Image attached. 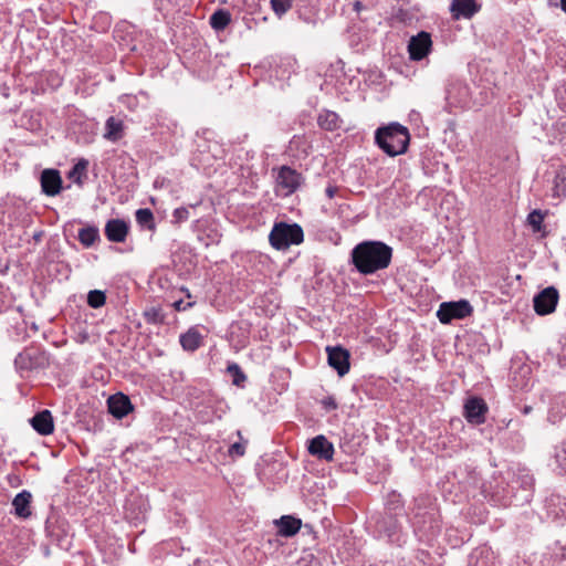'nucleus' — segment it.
<instances>
[{
  "instance_id": "9d476101",
  "label": "nucleus",
  "mask_w": 566,
  "mask_h": 566,
  "mask_svg": "<svg viewBox=\"0 0 566 566\" xmlns=\"http://www.w3.org/2000/svg\"><path fill=\"white\" fill-rule=\"evenodd\" d=\"M559 293L555 286H547L533 298V307L537 315L545 316L555 312Z\"/></svg>"
},
{
  "instance_id": "1a4fd4ad",
  "label": "nucleus",
  "mask_w": 566,
  "mask_h": 566,
  "mask_svg": "<svg viewBox=\"0 0 566 566\" xmlns=\"http://www.w3.org/2000/svg\"><path fill=\"white\" fill-rule=\"evenodd\" d=\"M431 34L427 31H420L412 35L408 42L409 59L413 62H419L426 59L432 51Z\"/></svg>"
},
{
  "instance_id": "f8f14e48",
  "label": "nucleus",
  "mask_w": 566,
  "mask_h": 566,
  "mask_svg": "<svg viewBox=\"0 0 566 566\" xmlns=\"http://www.w3.org/2000/svg\"><path fill=\"white\" fill-rule=\"evenodd\" d=\"M534 479L526 471L522 470L516 476L511 480V490H514L517 494L516 505H523L528 503L533 495Z\"/></svg>"
},
{
  "instance_id": "473e14b6",
  "label": "nucleus",
  "mask_w": 566,
  "mask_h": 566,
  "mask_svg": "<svg viewBox=\"0 0 566 566\" xmlns=\"http://www.w3.org/2000/svg\"><path fill=\"white\" fill-rule=\"evenodd\" d=\"M403 506L405 503L400 493L391 491L387 494L385 502L386 514L399 515L403 512Z\"/></svg>"
},
{
  "instance_id": "f3484780",
  "label": "nucleus",
  "mask_w": 566,
  "mask_h": 566,
  "mask_svg": "<svg viewBox=\"0 0 566 566\" xmlns=\"http://www.w3.org/2000/svg\"><path fill=\"white\" fill-rule=\"evenodd\" d=\"M446 101L450 108L464 107L469 102V87L462 82L450 83L446 91Z\"/></svg>"
},
{
  "instance_id": "79ce46f5",
  "label": "nucleus",
  "mask_w": 566,
  "mask_h": 566,
  "mask_svg": "<svg viewBox=\"0 0 566 566\" xmlns=\"http://www.w3.org/2000/svg\"><path fill=\"white\" fill-rule=\"evenodd\" d=\"M271 7L274 13L281 18L292 7V0H271Z\"/></svg>"
},
{
  "instance_id": "6e6552de",
  "label": "nucleus",
  "mask_w": 566,
  "mask_h": 566,
  "mask_svg": "<svg viewBox=\"0 0 566 566\" xmlns=\"http://www.w3.org/2000/svg\"><path fill=\"white\" fill-rule=\"evenodd\" d=\"M473 307L467 300L457 302H443L437 311V317L442 324H449L453 319H462L470 316Z\"/></svg>"
},
{
  "instance_id": "393cba45",
  "label": "nucleus",
  "mask_w": 566,
  "mask_h": 566,
  "mask_svg": "<svg viewBox=\"0 0 566 566\" xmlns=\"http://www.w3.org/2000/svg\"><path fill=\"white\" fill-rule=\"evenodd\" d=\"M179 343L185 352L193 353L203 345V335L197 326H192L180 334Z\"/></svg>"
},
{
  "instance_id": "f257e3e1",
  "label": "nucleus",
  "mask_w": 566,
  "mask_h": 566,
  "mask_svg": "<svg viewBox=\"0 0 566 566\" xmlns=\"http://www.w3.org/2000/svg\"><path fill=\"white\" fill-rule=\"evenodd\" d=\"M391 258L392 249L381 241H365L352 250V262L364 275L387 269Z\"/></svg>"
},
{
  "instance_id": "7ed1b4c3",
  "label": "nucleus",
  "mask_w": 566,
  "mask_h": 566,
  "mask_svg": "<svg viewBox=\"0 0 566 566\" xmlns=\"http://www.w3.org/2000/svg\"><path fill=\"white\" fill-rule=\"evenodd\" d=\"M410 517L411 526L416 534L422 536H433L439 530V520L433 507H430V501L426 496H418L413 501Z\"/></svg>"
},
{
  "instance_id": "4468645a",
  "label": "nucleus",
  "mask_w": 566,
  "mask_h": 566,
  "mask_svg": "<svg viewBox=\"0 0 566 566\" xmlns=\"http://www.w3.org/2000/svg\"><path fill=\"white\" fill-rule=\"evenodd\" d=\"M511 481L504 483L503 481L496 482L494 486H491L489 492L490 501L497 506H510L516 505L517 494L510 488Z\"/></svg>"
},
{
  "instance_id": "4be33fe9",
  "label": "nucleus",
  "mask_w": 566,
  "mask_h": 566,
  "mask_svg": "<svg viewBox=\"0 0 566 566\" xmlns=\"http://www.w3.org/2000/svg\"><path fill=\"white\" fill-rule=\"evenodd\" d=\"M547 517L554 522L566 521V500L558 494H552L545 500Z\"/></svg>"
},
{
  "instance_id": "49530a36",
  "label": "nucleus",
  "mask_w": 566,
  "mask_h": 566,
  "mask_svg": "<svg viewBox=\"0 0 566 566\" xmlns=\"http://www.w3.org/2000/svg\"><path fill=\"white\" fill-rule=\"evenodd\" d=\"M245 444H247V441L244 442H233L230 447H229V455L230 457H242L244 453H245Z\"/></svg>"
},
{
  "instance_id": "09e8293b",
  "label": "nucleus",
  "mask_w": 566,
  "mask_h": 566,
  "mask_svg": "<svg viewBox=\"0 0 566 566\" xmlns=\"http://www.w3.org/2000/svg\"><path fill=\"white\" fill-rule=\"evenodd\" d=\"M337 190L338 189L336 186L328 185L325 189V195L327 196V198L333 199L336 196Z\"/></svg>"
},
{
  "instance_id": "c9c22d12",
  "label": "nucleus",
  "mask_w": 566,
  "mask_h": 566,
  "mask_svg": "<svg viewBox=\"0 0 566 566\" xmlns=\"http://www.w3.org/2000/svg\"><path fill=\"white\" fill-rule=\"evenodd\" d=\"M136 222L143 229H147L154 231L156 229V223L154 219V214L150 209L142 208L135 212Z\"/></svg>"
},
{
  "instance_id": "ea45409f",
  "label": "nucleus",
  "mask_w": 566,
  "mask_h": 566,
  "mask_svg": "<svg viewBox=\"0 0 566 566\" xmlns=\"http://www.w3.org/2000/svg\"><path fill=\"white\" fill-rule=\"evenodd\" d=\"M554 459L560 473H566V441L555 448Z\"/></svg>"
},
{
  "instance_id": "412c9836",
  "label": "nucleus",
  "mask_w": 566,
  "mask_h": 566,
  "mask_svg": "<svg viewBox=\"0 0 566 566\" xmlns=\"http://www.w3.org/2000/svg\"><path fill=\"white\" fill-rule=\"evenodd\" d=\"M41 188L46 196L54 197L62 190V178L57 169L49 168L41 172Z\"/></svg>"
},
{
  "instance_id": "ddd939ff",
  "label": "nucleus",
  "mask_w": 566,
  "mask_h": 566,
  "mask_svg": "<svg viewBox=\"0 0 566 566\" xmlns=\"http://www.w3.org/2000/svg\"><path fill=\"white\" fill-rule=\"evenodd\" d=\"M214 399L211 395H207L205 397H200L196 395L193 400L190 402V408L198 411L201 415L202 421H211L214 417L221 418L222 412L224 410L219 407L214 408Z\"/></svg>"
},
{
  "instance_id": "13d9d810",
  "label": "nucleus",
  "mask_w": 566,
  "mask_h": 566,
  "mask_svg": "<svg viewBox=\"0 0 566 566\" xmlns=\"http://www.w3.org/2000/svg\"><path fill=\"white\" fill-rule=\"evenodd\" d=\"M564 106L566 107V102L564 103Z\"/></svg>"
},
{
  "instance_id": "603ef678",
  "label": "nucleus",
  "mask_w": 566,
  "mask_h": 566,
  "mask_svg": "<svg viewBox=\"0 0 566 566\" xmlns=\"http://www.w3.org/2000/svg\"><path fill=\"white\" fill-rule=\"evenodd\" d=\"M560 9L566 13V0H560Z\"/></svg>"
},
{
  "instance_id": "2f4dec72",
  "label": "nucleus",
  "mask_w": 566,
  "mask_h": 566,
  "mask_svg": "<svg viewBox=\"0 0 566 566\" xmlns=\"http://www.w3.org/2000/svg\"><path fill=\"white\" fill-rule=\"evenodd\" d=\"M123 122L111 116L105 123L104 137L111 142H117L123 137Z\"/></svg>"
},
{
  "instance_id": "3c124183",
  "label": "nucleus",
  "mask_w": 566,
  "mask_h": 566,
  "mask_svg": "<svg viewBox=\"0 0 566 566\" xmlns=\"http://www.w3.org/2000/svg\"><path fill=\"white\" fill-rule=\"evenodd\" d=\"M192 304L191 303H188L187 306H182V301H179V302H176L175 303V307L176 310L178 311H181V310H186L187 307L191 306Z\"/></svg>"
},
{
  "instance_id": "de8ad7c7",
  "label": "nucleus",
  "mask_w": 566,
  "mask_h": 566,
  "mask_svg": "<svg viewBox=\"0 0 566 566\" xmlns=\"http://www.w3.org/2000/svg\"><path fill=\"white\" fill-rule=\"evenodd\" d=\"M145 318L148 323L157 324L163 322V316L156 308H150L145 312Z\"/></svg>"
},
{
  "instance_id": "58836bf2",
  "label": "nucleus",
  "mask_w": 566,
  "mask_h": 566,
  "mask_svg": "<svg viewBox=\"0 0 566 566\" xmlns=\"http://www.w3.org/2000/svg\"><path fill=\"white\" fill-rule=\"evenodd\" d=\"M106 303V294L101 290H92L87 294V304L92 308H99Z\"/></svg>"
},
{
  "instance_id": "a878e982",
  "label": "nucleus",
  "mask_w": 566,
  "mask_h": 566,
  "mask_svg": "<svg viewBox=\"0 0 566 566\" xmlns=\"http://www.w3.org/2000/svg\"><path fill=\"white\" fill-rule=\"evenodd\" d=\"M396 516L387 514V517L377 522V527L379 532L386 535L388 541L398 543L400 541V525Z\"/></svg>"
},
{
  "instance_id": "4c0bfd02",
  "label": "nucleus",
  "mask_w": 566,
  "mask_h": 566,
  "mask_svg": "<svg viewBox=\"0 0 566 566\" xmlns=\"http://www.w3.org/2000/svg\"><path fill=\"white\" fill-rule=\"evenodd\" d=\"M231 21L230 13L224 10H218L210 15V25L212 29L223 30Z\"/></svg>"
},
{
  "instance_id": "8fccbe9b",
  "label": "nucleus",
  "mask_w": 566,
  "mask_h": 566,
  "mask_svg": "<svg viewBox=\"0 0 566 566\" xmlns=\"http://www.w3.org/2000/svg\"><path fill=\"white\" fill-rule=\"evenodd\" d=\"M558 363L562 367L566 366V344L562 348Z\"/></svg>"
},
{
  "instance_id": "864d4df0",
  "label": "nucleus",
  "mask_w": 566,
  "mask_h": 566,
  "mask_svg": "<svg viewBox=\"0 0 566 566\" xmlns=\"http://www.w3.org/2000/svg\"><path fill=\"white\" fill-rule=\"evenodd\" d=\"M531 410H532V407H530V406H525V407L523 408V413L527 415V413H530V412H531Z\"/></svg>"
},
{
  "instance_id": "cd10ccee",
  "label": "nucleus",
  "mask_w": 566,
  "mask_h": 566,
  "mask_svg": "<svg viewBox=\"0 0 566 566\" xmlns=\"http://www.w3.org/2000/svg\"><path fill=\"white\" fill-rule=\"evenodd\" d=\"M125 511L129 518L134 521L143 520L147 512V503L140 497H130L126 501Z\"/></svg>"
},
{
  "instance_id": "2eb2a0df",
  "label": "nucleus",
  "mask_w": 566,
  "mask_h": 566,
  "mask_svg": "<svg viewBox=\"0 0 566 566\" xmlns=\"http://www.w3.org/2000/svg\"><path fill=\"white\" fill-rule=\"evenodd\" d=\"M106 402L108 412L116 419H123L134 410V405L129 397L124 395L123 391H116L111 395Z\"/></svg>"
},
{
  "instance_id": "dca6fc26",
  "label": "nucleus",
  "mask_w": 566,
  "mask_h": 566,
  "mask_svg": "<svg viewBox=\"0 0 566 566\" xmlns=\"http://www.w3.org/2000/svg\"><path fill=\"white\" fill-rule=\"evenodd\" d=\"M307 450L313 457L324 461H332L335 453L333 443L323 434L311 439Z\"/></svg>"
},
{
  "instance_id": "37998d69",
  "label": "nucleus",
  "mask_w": 566,
  "mask_h": 566,
  "mask_svg": "<svg viewBox=\"0 0 566 566\" xmlns=\"http://www.w3.org/2000/svg\"><path fill=\"white\" fill-rule=\"evenodd\" d=\"M543 221H544V216L541 212V210H533L527 216V222L532 227L534 232L541 231Z\"/></svg>"
},
{
  "instance_id": "5701e85b",
  "label": "nucleus",
  "mask_w": 566,
  "mask_h": 566,
  "mask_svg": "<svg viewBox=\"0 0 566 566\" xmlns=\"http://www.w3.org/2000/svg\"><path fill=\"white\" fill-rule=\"evenodd\" d=\"M32 494L28 490H22L12 500L13 513L22 520H27L32 515L31 511Z\"/></svg>"
},
{
  "instance_id": "a211bd4d",
  "label": "nucleus",
  "mask_w": 566,
  "mask_h": 566,
  "mask_svg": "<svg viewBox=\"0 0 566 566\" xmlns=\"http://www.w3.org/2000/svg\"><path fill=\"white\" fill-rule=\"evenodd\" d=\"M106 239L113 243H123L129 233V223L124 219H109L104 228Z\"/></svg>"
},
{
  "instance_id": "4d7b16f0",
  "label": "nucleus",
  "mask_w": 566,
  "mask_h": 566,
  "mask_svg": "<svg viewBox=\"0 0 566 566\" xmlns=\"http://www.w3.org/2000/svg\"><path fill=\"white\" fill-rule=\"evenodd\" d=\"M235 433L242 440L241 431L238 430Z\"/></svg>"
},
{
  "instance_id": "20e7f679",
  "label": "nucleus",
  "mask_w": 566,
  "mask_h": 566,
  "mask_svg": "<svg viewBox=\"0 0 566 566\" xmlns=\"http://www.w3.org/2000/svg\"><path fill=\"white\" fill-rule=\"evenodd\" d=\"M304 240V232L297 223H275L270 232L269 241L276 250H286L291 245H297Z\"/></svg>"
},
{
  "instance_id": "bb28decb",
  "label": "nucleus",
  "mask_w": 566,
  "mask_h": 566,
  "mask_svg": "<svg viewBox=\"0 0 566 566\" xmlns=\"http://www.w3.org/2000/svg\"><path fill=\"white\" fill-rule=\"evenodd\" d=\"M279 535L283 537H292L298 533L302 526V521L292 515H283L275 521Z\"/></svg>"
},
{
  "instance_id": "c756f323",
  "label": "nucleus",
  "mask_w": 566,
  "mask_h": 566,
  "mask_svg": "<svg viewBox=\"0 0 566 566\" xmlns=\"http://www.w3.org/2000/svg\"><path fill=\"white\" fill-rule=\"evenodd\" d=\"M564 416H566V395L560 392L558 396H556L548 410V420L552 423H556L562 420Z\"/></svg>"
},
{
  "instance_id": "a18cd8bd",
  "label": "nucleus",
  "mask_w": 566,
  "mask_h": 566,
  "mask_svg": "<svg viewBox=\"0 0 566 566\" xmlns=\"http://www.w3.org/2000/svg\"><path fill=\"white\" fill-rule=\"evenodd\" d=\"M325 412H331L337 409L338 403L334 396H325L321 399H316Z\"/></svg>"
},
{
  "instance_id": "7c9ffc66",
  "label": "nucleus",
  "mask_w": 566,
  "mask_h": 566,
  "mask_svg": "<svg viewBox=\"0 0 566 566\" xmlns=\"http://www.w3.org/2000/svg\"><path fill=\"white\" fill-rule=\"evenodd\" d=\"M77 239L84 248H91L99 241V230L96 226H85L78 230Z\"/></svg>"
},
{
  "instance_id": "6e6d98bb",
  "label": "nucleus",
  "mask_w": 566,
  "mask_h": 566,
  "mask_svg": "<svg viewBox=\"0 0 566 566\" xmlns=\"http://www.w3.org/2000/svg\"><path fill=\"white\" fill-rule=\"evenodd\" d=\"M562 557L566 558V546L562 548Z\"/></svg>"
},
{
  "instance_id": "39448f33",
  "label": "nucleus",
  "mask_w": 566,
  "mask_h": 566,
  "mask_svg": "<svg viewBox=\"0 0 566 566\" xmlns=\"http://www.w3.org/2000/svg\"><path fill=\"white\" fill-rule=\"evenodd\" d=\"M14 365L21 373L43 369L49 365V355L39 347L25 348L15 357Z\"/></svg>"
},
{
  "instance_id": "f03ea898",
  "label": "nucleus",
  "mask_w": 566,
  "mask_h": 566,
  "mask_svg": "<svg viewBox=\"0 0 566 566\" xmlns=\"http://www.w3.org/2000/svg\"><path fill=\"white\" fill-rule=\"evenodd\" d=\"M375 142L381 150L394 157L407 151L410 134L403 125L390 123L387 126L377 128Z\"/></svg>"
},
{
  "instance_id": "aec40b11",
  "label": "nucleus",
  "mask_w": 566,
  "mask_h": 566,
  "mask_svg": "<svg viewBox=\"0 0 566 566\" xmlns=\"http://www.w3.org/2000/svg\"><path fill=\"white\" fill-rule=\"evenodd\" d=\"M328 364L339 376H344L349 370V353L347 349L336 346L326 348Z\"/></svg>"
},
{
  "instance_id": "6ab92c4d",
  "label": "nucleus",
  "mask_w": 566,
  "mask_h": 566,
  "mask_svg": "<svg viewBox=\"0 0 566 566\" xmlns=\"http://www.w3.org/2000/svg\"><path fill=\"white\" fill-rule=\"evenodd\" d=\"M481 8L476 0H452L450 3V12L454 20L471 19Z\"/></svg>"
},
{
  "instance_id": "e433bc0d",
  "label": "nucleus",
  "mask_w": 566,
  "mask_h": 566,
  "mask_svg": "<svg viewBox=\"0 0 566 566\" xmlns=\"http://www.w3.org/2000/svg\"><path fill=\"white\" fill-rule=\"evenodd\" d=\"M227 375L233 386L244 387L247 376L237 363H231L228 365Z\"/></svg>"
},
{
  "instance_id": "9b49d317",
  "label": "nucleus",
  "mask_w": 566,
  "mask_h": 566,
  "mask_svg": "<svg viewBox=\"0 0 566 566\" xmlns=\"http://www.w3.org/2000/svg\"><path fill=\"white\" fill-rule=\"evenodd\" d=\"M489 406L484 399L471 396L463 405V417L473 426H480L485 422Z\"/></svg>"
},
{
  "instance_id": "c85d7f7f",
  "label": "nucleus",
  "mask_w": 566,
  "mask_h": 566,
  "mask_svg": "<svg viewBox=\"0 0 566 566\" xmlns=\"http://www.w3.org/2000/svg\"><path fill=\"white\" fill-rule=\"evenodd\" d=\"M317 123L322 129L333 132L340 128L342 119L337 113L325 109L319 113Z\"/></svg>"
},
{
  "instance_id": "423d86ee",
  "label": "nucleus",
  "mask_w": 566,
  "mask_h": 566,
  "mask_svg": "<svg viewBox=\"0 0 566 566\" xmlns=\"http://www.w3.org/2000/svg\"><path fill=\"white\" fill-rule=\"evenodd\" d=\"M272 171L275 174L276 188L284 196L294 193L304 181L301 172L286 165L273 168Z\"/></svg>"
},
{
  "instance_id": "72a5a7b5",
  "label": "nucleus",
  "mask_w": 566,
  "mask_h": 566,
  "mask_svg": "<svg viewBox=\"0 0 566 566\" xmlns=\"http://www.w3.org/2000/svg\"><path fill=\"white\" fill-rule=\"evenodd\" d=\"M87 167L88 160L81 158L69 171L67 177L72 179L77 186L82 187L84 185V179L87 176Z\"/></svg>"
},
{
  "instance_id": "f704fd0d",
  "label": "nucleus",
  "mask_w": 566,
  "mask_h": 566,
  "mask_svg": "<svg viewBox=\"0 0 566 566\" xmlns=\"http://www.w3.org/2000/svg\"><path fill=\"white\" fill-rule=\"evenodd\" d=\"M553 197H566V166H562L555 174L553 179Z\"/></svg>"
},
{
  "instance_id": "b1692460",
  "label": "nucleus",
  "mask_w": 566,
  "mask_h": 566,
  "mask_svg": "<svg viewBox=\"0 0 566 566\" xmlns=\"http://www.w3.org/2000/svg\"><path fill=\"white\" fill-rule=\"evenodd\" d=\"M31 427L41 436L51 434L54 430L51 411L42 410L36 412L30 420Z\"/></svg>"
},
{
  "instance_id": "0eeeda50",
  "label": "nucleus",
  "mask_w": 566,
  "mask_h": 566,
  "mask_svg": "<svg viewBox=\"0 0 566 566\" xmlns=\"http://www.w3.org/2000/svg\"><path fill=\"white\" fill-rule=\"evenodd\" d=\"M192 230L206 248L218 244L222 238L219 223L211 218H200L192 223Z\"/></svg>"
},
{
  "instance_id": "c03bdc74",
  "label": "nucleus",
  "mask_w": 566,
  "mask_h": 566,
  "mask_svg": "<svg viewBox=\"0 0 566 566\" xmlns=\"http://www.w3.org/2000/svg\"><path fill=\"white\" fill-rule=\"evenodd\" d=\"M171 217H172L171 223L175 226H179L189 219L190 212H189L188 208L179 207L172 211Z\"/></svg>"
},
{
  "instance_id": "5fc2aeb1",
  "label": "nucleus",
  "mask_w": 566,
  "mask_h": 566,
  "mask_svg": "<svg viewBox=\"0 0 566 566\" xmlns=\"http://www.w3.org/2000/svg\"><path fill=\"white\" fill-rule=\"evenodd\" d=\"M354 8H355V10H357V11H358V10H360V8H361V3H360L359 1H356V2H355V4H354Z\"/></svg>"
},
{
  "instance_id": "a19ab883",
  "label": "nucleus",
  "mask_w": 566,
  "mask_h": 566,
  "mask_svg": "<svg viewBox=\"0 0 566 566\" xmlns=\"http://www.w3.org/2000/svg\"><path fill=\"white\" fill-rule=\"evenodd\" d=\"M13 296L8 287L0 282V313L6 312L11 307Z\"/></svg>"
}]
</instances>
